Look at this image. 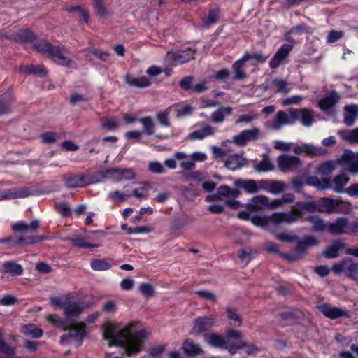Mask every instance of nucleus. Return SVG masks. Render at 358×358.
Masks as SVG:
<instances>
[{
  "label": "nucleus",
  "instance_id": "1",
  "mask_svg": "<svg viewBox=\"0 0 358 358\" xmlns=\"http://www.w3.org/2000/svg\"><path fill=\"white\" fill-rule=\"evenodd\" d=\"M139 324L138 322L131 321L117 330L113 324H106L104 325V338L110 341V345L123 348L128 357L138 354L148 338L147 331L145 329H139Z\"/></svg>",
  "mask_w": 358,
  "mask_h": 358
},
{
  "label": "nucleus",
  "instance_id": "2",
  "mask_svg": "<svg viewBox=\"0 0 358 358\" xmlns=\"http://www.w3.org/2000/svg\"><path fill=\"white\" fill-rule=\"evenodd\" d=\"M315 211H318V202L301 201L293 206L290 212L275 213L272 217V220L275 222L290 224L296 222L306 213H313Z\"/></svg>",
  "mask_w": 358,
  "mask_h": 358
},
{
  "label": "nucleus",
  "instance_id": "3",
  "mask_svg": "<svg viewBox=\"0 0 358 358\" xmlns=\"http://www.w3.org/2000/svg\"><path fill=\"white\" fill-rule=\"evenodd\" d=\"M85 306L83 303L71 301L69 299L64 309V315L66 321L57 319L53 315H48L46 319L53 325L66 330L67 328L73 325L77 317L83 312Z\"/></svg>",
  "mask_w": 358,
  "mask_h": 358
},
{
  "label": "nucleus",
  "instance_id": "4",
  "mask_svg": "<svg viewBox=\"0 0 358 358\" xmlns=\"http://www.w3.org/2000/svg\"><path fill=\"white\" fill-rule=\"evenodd\" d=\"M332 271L336 274L343 273L350 279L358 282V262H354L350 258H346L335 263Z\"/></svg>",
  "mask_w": 358,
  "mask_h": 358
},
{
  "label": "nucleus",
  "instance_id": "5",
  "mask_svg": "<svg viewBox=\"0 0 358 358\" xmlns=\"http://www.w3.org/2000/svg\"><path fill=\"white\" fill-rule=\"evenodd\" d=\"M70 54L69 50L64 46L57 45L52 47L49 57L56 63L69 68H76V64L68 57Z\"/></svg>",
  "mask_w": 358,
  "mask_h": 358
},
{
  "label": "nucleus",
  "instance_id": "6",
  "mask_svg": "<svg viewBox=\"0 0 358 358\" xmlns=\"http://www.w3.org/2000/svg\"><path fill=\"white\" fill-rule=\"evenodd\" d=\"M336 162L343 169L351 173H358V152L354 153L350 150H345Z\"/></svg>",
  "mask_w": 358,
  "mask_h": 358
},
{
  "label": "nucleus",
  "instance_id": "7",
  "mask_svg": "<svg viewBox=\"0 0 358 358\" xmlns=\"http://www.w3.org/2000/svg\"><path fill=\"white\" fill-rule=\"evenodd\" d=\"M294 124L293 109H291L289 113L284 110H279L274 119L269 123V127L274 131H279L286 125H293Z\"/></svg>",
  "mask_w": 358,
  "mask_h": 358
},
{
  "label": "nucleus",
  "instance_id": "8",
  "mask_svg": "<svg viewBox=\"0 0 358 358\" xmlns=\"http://www.w3.org/2000/svg\"><path fill=\"white\" fill-rule=\"evenodd\" d=\"M317 308L326 317L331 320H336L341 317H350V311L345 308H341L324 303L319 305Z\"/></svg>",
  "mask_w": 358,
  "mask_h": 358
},
{
  "label": "nucleus",
  "instance_id": "9",
  "mask_svg": "<svg viewBox=\"0 0 358 358\" xmlns=\"http://www.w3.org/2000/svg\"><path fill=\"white\" fill-rule=\"evenodd\" d=\"M66 329H70L69 333L64 335L61 338L62 343H69L71 340H73L78 343L80 345L84 337L86 336L85 331V323L84 322H79L78 324L73 323V325Z\"/></svg>",
  "mask_w": 358,
  "mask_h": 358
},
{
  "label": "nucleus",
  "instance_id": "10",
  "mask_svg": "<svg viewBox=\"0 0 358 358\" xmlns=\"http://www.w3.org/2000/svg\"><path fill=\"white\" fill-rule=\"evenodd\" d=\"M217 322V315L212 314L208 316L197 317L193 324L192 333L201 334L213 328Z\"/></svg>",
  "mask_w": 358,
  "mask_h": 358
},
{
  "label": "nucleus",
  "instance_id": "11",
  "mask_svg": "<svg viewBox=\"0 0 358 358\" xmlns=\"http://www.w3.org/2000/svg\"><path fill=\"white\" fill-rule=\"evenodd\" d=\"M277 163L280 171L288 172L297 169L301 166V161L296 156L281 155L278 157Z\"/></svg>",
  "mask_w": 358,
  "mask_h": 358
},
{
  "label": "nucleus",
  "instance_id": "12",
  "mask_svg": "<svg viewBox=\"0 0 358 358\" xmlns=\"http://www.w3.org/2000/svg\"><path fill=\"white\" fill-rule=\"evenodd\" d=\"M294 110L295 122L299 121L301 124L310 127L315 122V115L313 110L308 108H303Z\"/></svg>",
  "mask_w": 358,
  "mask_h": 358
},
{
  "label": "nucleus",
  "instance_id": "13",
  "mask_svg": "<svg viewBox=\"0 0 358 358\" xmlns=\"http://www.w3.org/2000/svg\"><path fill=\"white\" fill-rule=\"evenodd\" d=\"M260 137V131L257 127H253L251 129L242 131L240 134L233 137V141L235 144L243 146L248 141H255Z\"/></svg>",
  "mask_w": 358,
  "mask_h": 358
},
{
  "label": "nucleus",
  "instance_id": "14",
  "mask_svg": "<svg viewBox=\"0 0 358 358\" xmlns=\"http://www.w3.org/2000/svg\"><path fill=\"white\" fill-rule=\"evenodd\" d=\"M194 55V51L188 48L185 50L168 52L167 59L176 66L189 62L193 59Z\"/></svg>",
  "mask_w": 358,
  "mask_h": 358
},
{
  "label": "nucleus",
  "instance_id": "15",
  "mask_svg": "<svg viewBox=\"0 0 358 358\" xmlns=\"http://www.w3.org/2000/svg\"><path fill=\"white\" fill-rule=\"evenodd\" d=\"M292 48L293 45L291 44L282 45L271 59L269 63L270 67L271 69L279 67L287 58Z\"/></svg>",
  "mask_w": 358,
  "mask_h": 358
},
{
  "label": "nucleus",
  "instance_id": "16",
  "mask_svg": "<svg viewBox=\"0 0 358 358\" xmlns=\"http://www.w3.org/2000/svg\"><path fill=\"white\" fill-rule=\"evenodd\" d=\"M106 176H110L117 180H130L136 177L133 169L112 168L106 171Z\"/></svg>",
  "mask_w": 358,
  "mask_h": 358
},
{
  "label": "nucleus",
  "instance_id": "17",
  "mask_svg": "<svg viewBox=\"0 0 358 358\" xmlns=\"http://www.w3.org/2000/svg\"><path fill=\"white\" fill-rule=\"evenodd\" d=\"M341 203V201L338 199L323 198L318 201V211L327 213H338Z\"/></svg>",
  "mask_w": 358,
  "mask_h": 358
},
{
  "label": "nucleus",
  "instance_id": "18",
  "mask_svg": "<svg viewBox=\"0 0 358 358\" xmlns=\"http://www.w3.org/2000/svg\"><path fill=\"white\" fill-rule=\"evenodd\" d=\"M94 182L90 178L85 175L73 176L65 179V185L69 188L83 187Z\"/></svg>",
  "mask_w": 358,
  "mask_h": 358
},
{
  "label": "nucleus",
  "instance_id": "19",
  "mask_svg": "<svg viewBox=\"0 0 358 358\" xmlns=\"http://www.w3.org/2000/svg\"><path fill=\"white\" fill-rule=\"evenodd\" d=\"M340 96L336 92L329 93L319 102V106L322 110L329 113L334 112L335 105L339 101Z\"/></svg>",
  "mask_w": 358,
  "mask_h": 358
},
{
  "label": "nucleus",
  "instance_id": "20",
  "mask_svg": "<svg viewBox=\"0 0 358 358\" xmlns=\"http://www.w3.org/2000/svg\"><path fill=\"white\" fill-rule=\"evenodd\" d=\"M216 131V128L209 124H203L199 129L190 133L188 138L192 141L203 140L206 137L213 136Z\"/></svg>",
  "mask_w": 358,
  "mask_h": 358
},
{
  "label": "nucleus",
  "instance_id": "21",
  "mask_svg": "<svg viewBox=\"0 0 358 358\" xmlns=\"http://www.w3.org/2000/svg\"><path fill=\"white\" fill-rule=\"evenodd\" d=\"M348 182L349 178L345 174L337 175L333 178L331 182L329 180V189H333L336 193H344L345 192V186Z\"/></svg>",
  "mask_w": 358,
  "mask_h": 358
},
{
  "label": "nucleus",
  "instance_id": "22",
  "mask_svg": "<svg viewBox=\"0 0 358 358\" xmlns=\"http://www.w3.org/2000/svg\"><path fill=\"white\" fill-rule=\"evenodd\" d=\"M39 227V222L34 220L30 224H26L24 222H17L12 225V229L15 233L25 234L33 232Z\"/></svg>",
  "mask_w": 358,
  "mask_h": 358
},
{
  "label": "nucleus",
  "instance_id": "23",
  "mask_svg": "<svg viewBox=\"0 0 358 358\" xmlns=\"http://www.w3.org/2000/svg\"><path fill=\"white\" fill-rule=\"evenodd\" d=\"M125 83L131 87L145 88L151 85L150 80L146 76L134 77L130 74H127L124 77Z\"/></svg>",
  "mask_w": 358,
  "mask_h": 358
},
{
  "label": "nucleus",
  "instance_id": "24",
  "mask_svg": "<svg viewBox=\"0 0 358 358\" xmlns=\"http://www.w3.org/2000/svg\"><path fill=\"white\" fill-rule=\"evenodd\" d=\"M205 341L211 347L223 349L227 342V339L218 334H210L204 336Z\"/></svg>",
  "mask_w": 358,
  "mask_h": 358
},
{
  "label": "nucleus",
  "instance_id": "25",
  "mask_svg": "<svg viewBox=\"0 0 358 358\" xmlns=\"http://www.w3.org/2000/svg\"><path fill=\"white\" fill-rule=\"evenodd\" d=\"M182 349L189 357H194L203 353L201 348L189 338H187L184 341Z\"/></svg>",
  "mask_w": 358,
  "mask_h": 358
},
{
  "label": "nucleus",
  "instance_id": "26",
  "mask_svg": "<svg viewBox=\"0 0 358 358\" xmlns=\"http://www.w3.org/2000/svg\"><path fill=\"white\" fill-rule=\"evenodd\" d=\"M344 122L348 126H351L354 124L357 117H358V105H349L345 106L344 108Z\"/></svg>",
  "mask_w": 358,
  "mask_h": 358
},
{
  "label": "nucleus",
  "instance_id": "27",
  "mask_svg": "<svg viewBox=\"0 0 358 358\" xmlns=\"http://www.w3.org/2000/svg\"><path fill=\"white\" fill-rule=\"evenodd\" d=\"M245 163V159L241 155L234 154L229 156L225 161V166L230 170L235 171L241 168Z\"/></svg>",
  "mask_w": 358,
  "mask_h": 358
},
{
  "label": "nucleus",
  "instance_id": "28",
  "mask_svg": "<svg viewBox=\"0 0 358 358\" xmlns=\"http://www.w3.org/2000/svg\"><path fill=\"white\" fill-rule=\"evenodd\" d=\"M268 198L264 195H257L252 198L250 203L248 204V208L250 210H259L265 207H268Z\"/></svg>",
  "mask_w": 358,
  "mask_h": 358
},
{
  "label": "nucleus",
  "instance_id": "29",
  "mask_svg": "<svg viewBox=\"0 0 358 358\" xmlns=\"http://www.w3.org/2000/svg\"><path fill=\"white\" fill-rule=\"evenodd\" d=\"M245 59L243 58V57L237 60L232 66V69L234 72L233 78L237 80H242L246 78V73L243 70Z\"/></svg>",
  "mask_w": 358,
  "mask_h": 358
},
{
  "label": "nucleus",
  "instance_id": "30",
  "mask_svg": "<svg viewBox=\"0 0 358 358\" xmlns=\"http://www.w3.org/2000/svg\"><path fill=\"white\" fill-rule=\"evenodd\" d=\"M347 226L346 218H338L334 222L331 223L327 229L333 234H345Z\"/></svg>",
  "mask_w": 358,
  "mask_h": 358
},
{
  "label": "nucleus",
  "instance_id": "31",
  "mask_svg": "<svg viewBox=\"0 0 358 358\" xmlns=\"http://www.w3.org/2000/svg\"><path fill=\"white\" fill-rule=\"evenodd\" d=\"M19 71L21 73L26 75H35L40 76H45L46 75L45 69L41 65L21 66Z\"/></svg>",
  "mask_w": 358,
  "mask_h": 358
},
{
  "label": "nucleus",
  "instance_id": "32",
  "mask_svg": "<svg viewBox=\"0 0 358 358\" xmlns=\"http://www.w3.org/2000/svg\"><path fill=\"white\" fill-rule=\"evenodd\" d=\"M232 108L220 107L211 114V120L215 124L222 122L226 115H230L232 113Z\"/></svg>",
  "mask_w": 358,
  "mask_h": 358
},
{
  "label": "nucleus",
  "instance_id": "33",
  "mask_svg": "<svg viewBox=\"0 0 358 358\" xmlns=\"http://www.w3.org/2000/svg\"><path fill=\"white\" fill-rule=\"evenodd\" d=\"M345 244L339 241H334L331 245L327 247L323 255L329 259L336 258L338 256V252L344 247Z\"/></svg>",
  "mask_w": 358,
  "mask_h": 358
},
{
  "label": "nucleus",
  "instance_id": "34",
  "mask_svg": "<svg viewBox=\"0 0 358 358\" xmlns=\"http://www.w3.org/2000/svg\"><path fill=\"white\" fill-rule=\"evenodd\" d=\"M43 240V238L41 236H30L27 237H20L18 238L16 241H15L13 243H11L12 239L9 238L7 240V242L10 243V245L14 246V245H31L34 244L36 243L40 242Z\"/></svg>",
  "mask_w": 358,
  "mask_h": 358
},
{
  "label": "nucleus",
  "instance_id": "35",
  "mask_svg": "<svg viewBox=\"0 0 358 358\" xmlns=\"http://www.w3.org/2000/svg\"><path fill=\"white\" fill-rule=\"evenodd\" d=\"M275 213H273L271 216L268 217H261V216H254L252 217L251 221L252 224L255 226L266 227L267 225L270 223H273L274 224H280L284 222H275L272 220V217L275 215Z\"/></svg>",
  "mask_w": 358,
  "mask_h": 358
},
{
  "label": "nucleus",
  "instance_id": "36",
  "mask_svg": "<svg viewBox=\"0 0 358 358\" xmlns=\"http://www.w3.org/2000/svg\"><path fill=\"white\" fill-rule=\"evenodd\" d=\"M217 196L220 197L224 196L226 199L230 196L238 197L240 194L238 189L236 188H231L225 185L220 186L217 189Z\"/></svg>",
  "mask_w": 358,
  "mask_h": 358
},
{
  "label": "nucleus",
  "instance_id": "37",
  "mask_svg": "<svg viewBox=\"0 0 358 358\" xmlns=\"http://www.w3.org/2000/svg\"><path fill=\"white\" fill-rule=\"evenodd\" d=\"M138 122L143 126L142 134L150 136L155 133V123L150 117L141 118Z\"/></svg>",
  "mask_w": 358,
  "mask_h": 358
},
{
  "label": "nucleus",
  "instance_id": "38",
  "mask_svg": "<svg viewBox=\"0 0 358 358\" xmlns=\"http://www.w3.org/2000/svg\"><path fill=\"white\" fill-rule=\"evenodd\" d=\"M306 184L310 186L316 187L318 189L325 190L329 189V180H324L320 181L317 176H310L306 180Z\"/></svg>",
  "mask_w": 358,
  "mask_h": 358
},
{
  "label": "nucleus",
  "instance_id": "39",
  "mask_svg": "<svg viewBox=\"0 0 358 358\" xmlns=\"http://www.w3.org/2000/svg\"><path fill=\"white\" fill-rule=\"evenodd\" d=\"M34 34L28 29H22L14 36V40L20 43H27L34 39Z\"/></svg>",
  "mask_w": 358,
  "mask_h": 358
},
{
  "label": "nucleus",
  "instance_id": "40",
  "mask_svg": "<svg viewBox=\"0 0 358 358\" xmlns=\"http://www.w3.org/2000/svg\"><path fill=\"white\" fill-rule=\"evenodd\" d=\"M3 269L5 273H9L11 275H20L23 271L21 265L13 262H6L3 264Z\"/></svg>",
  "mask_w": 358,
  "mask_h": 358
},
{
  "label": "nucleus",
  "instance_id": "41",
  "mask_svg": "<svg viewBox=\"0 0 358 358\" xmlns=\"http://www.w3.org/2000/svg\"><path fill=\"white\" fill-rule=\"evenodd\" d=\"M272 85L276 88V91L282 94H287L291 90L289 84L285 80L275 78L272 80Z\"/></svg>",
  "mask_w": 358,
  "mask_h": 358
},
{
  "label": "nucleus",
  "instance_id": "42",
  "mask_svg": "<svg viewBox=\"0 0 358 358\" xmlns=\"http://www.w3.org/2000/svg\"><path fill=\"white\" fill-rule=\"evenodd\" d=\"M227 318L234 322L232 325L239 327L242 324V317L238 313L237 310L227 308L226 309Z\"/></svg>",
  "mask_w": 358,
  "mask_h": 358
},
{
  "label": "nucleus",
  "instance_id": "43",
  "mask_svg": "<svg viewBox=\"0 0 358 358\" xmlns=\"http://www.w3.org/2000/svg\"><path fill=\"white\" fill-rule=\"evenodd\" d=\"M336 164H338L336 160L327 161L319 165L318 172L322 175H329L335 169Z\"/></svg>",
  "mask_w": 358,
  "mask_h": 358
},
{
  "label": "nucleus",
  "instance_id": "44",
  "mask_svg": "<svg viewBox=\"0 0 358 358\" xmlns=\"http://www.w3.org/2000/svg\"><path fill=\"white\" fill-rule=\"evenodd\" d=\"M239 186L248 193H255L259 190L258 182L252 180H241Z\"/></svg>",
  "mask_w": 358,
  "mask_h": 358
},
{
  "label": "nucleus",
  "instance_id": "45",
  "mask_svg": "<svg viewBox=\"0 0 358 358\" xmlns=\"http://www.w3.org/2000/svg\"><path fill=\"white\" fill-rule=\"evenodd\" d=\"M22 331L24 334L30 336L34 338H38L43 335V331L41 329L35 327L33 324L24 326L22 329Z\"/></svg>",
  "mask_w": 358,
  "mask_h": 358
},
{
  "label": "nucleus",
  "instance_id": "46",
  "mask_svg": "<svg viewBox=\"0 0 358 358\" xmlns=\"http://www.w3.org/2000/svg\"><path fill=\"white\" fill-rule=\"evenodd\" d=\"M8 199L16 198H25L30 195L29 191L26 188L8 189Z\"/></svg>",
  "mask_w": 358,
  "mask_h": 358
},
{
  "label": "nucleus",
  "instance_id": "47",
  "mask_svg": "<svg viewBox=\"0 0 358 358\" xmlns=\"http://www.w3.org/2000/svg\"><path fill=\"white\" fill-rule=\"evenodd\" d=\"M53 45L46 40L38 41L34 44V48L40 52L48 54L49 56Z\"/></svg>",
  "mask_w": 358,
  "mask_h": 358
},
{
  "label": "nucleus",
  "instance_id": "48",
  "mask_svg": "<svg viewBox=\"0 0 358 358\" xmlns=\"http://www.w3.org/2000/svg\"><path fill=\"white\" fill-rule=\"evenodd\" d=\"M308 220L313 224V231H323L327 228L323 220L317 216H310Z\"/></svg>",
  "mask_w": 358,
  "mask_h": 358
},
{
  "label": "nucleus",
  "instance_id": "49",
  "mask_svg": "<svg viewBox=\"0 0 358 358\" xmlns=\"http://www.w3.org/2000/svg\"><path fill=\"white\" fill-rule=\"evenodd\" d=\"M274 166L268 159H263L255 165V169L259 172L272 171Z\"/></svg>",
  "mask_w": 358,
  "mask_h": 358
},
{
  "label": "nucleus",
  "instance_id": "50",
  "mask_svg": "<svg viewBox=\"0 0 358 358\" xmlns=\"http://www.w3.org/2000/svg\"><path fill=\"white\" fill-rule=\"evenodd\" d=\"M70 241L73 246L80 248H95L99 247L98 245L87 243L82 237L71 238Z\"/></svg>",
  "mask_w": 358,
  "mask_h": 358
},
{
  "label": "nucleus",
  "instance_id": "51",
  "mask_svg": "<svg viewBox=\"0 0 358 358\" xmlns=\"http://www.w3.org/2000/svg\"><path fill=\"white\" fill-rule=\"evenodd\" d=\"M220 17V10L217 8L210 9L207 16L204 18V24L210 25L217 22Z\"/></svg>",
  "mask_w": 358,
  "mask_h": 358
},
{
  "label": "nucleus",
  "instance_id": "52",
  "mask_svg": "<svg viewBox=\"0 0 358 358\" xmlns=\"http://www.w3.org/2000/svg\"><path fill=\"white\" fill-rule=\"evenodd\" d=\"M91 268L94 271H106L110 268V264L101 259H92L91 261Z\"/></svg>",
  "mask_w": 358,
  "mask_h": 358
},
{
  "label": "nucleus",
  "instance_id": "53",
  "mask_svg": "<svg viewBox=\"0 0 358 358\" xmlns=\"http://www.w3.org/2000/svg\"><path fill=\"white\" fill-rule=\"evenodd\" d=\"M285 184L278 180H271L268 192L273 194H278L285 190Z\"/></svg>",
  "mask_w": 358,
  "mask_h": 358
},
{
  "label": "nucleus",
  "instance_id": "54",
  "mask_svg": "<svg viewBox=\"0 0 358 358\" xmlns=\"http://www.w3.org/2000/svg\"><path fill=\"white\" fill-rule=\"evenodd\" d=\"M305 153L309 155L319 156L324 155L325 150L321 147L305 144Z\"/></svg>",
  "mask_w": 358,
  "mask_h": 358
},
{
  "label": "nucleus",
  "instance_id": "55",
  "mask_svg": "<svg viewBox=\"0 0 358 358\" xmlns=\"http://www.w3.org/2000/svg\"><path fill=\"white\" fill-rule=\"evenodd\" d=\"M171 108H168L166 110L159 112L157 115V119L159 121V122L165 127H169L170 122L169 120V115L170 114V110Z\"/></svg>",
  "mask_w": 358,
  "mask_h": 358
},
{
  "label": "nucleus",
  "instance_id": "56",
  "mask_svg": "<svg viewBox=\"0 0 358 358\" xmlns=\"http://www.w3.org/2000/svg\"><path fill=\"white\" fill-rule=\"evenodd\" d=\"M148 171L155 174H162L165 173L166 169L159 162H150L148 165Z\"/></svg>",
  "mask_w": 358,
  "mask_h": 358
},
{
  "label": "nucleus",
  "instance_id": "57",
  "mask_svg": "<svg viewBox=\"0 0 358 358\" xmlns=\"http://www.w3.org/2000/svg\"><path fill=\"white\" fill-rule=\"evenodd\" d=\"M148 184H145L138 188H136L133 190L132 194L137 199H145L148 196Z\"/></svg>",
  "mask_w": 358,
  "mask_h": 358
},
{
  "label": "nucleus",
  "instance_id": "58",
  "mask_svg": "<svg viewBox=\"0 0 358 358\" xmlns=\"http://www.w3.org/2000/svg\"><path fill=\"white\" fill-rule=\"evenodd\" d=\"M103 127L108 130H115L118 128V123L116 119L113 117L103 118L101 120Z\"/></svg>",
  "mask_w": 358,
  "mask_h": 358
},
{
  "label": "nucleus",
  "instance_id": "59",
  "mask_svg": "<svg viewBox=\"0 0 358 358\" xmlns=\"http://www.w3.org/2000/svg\"><path fill=\"white\" fill-rule=\"evenodd\" d=\"M238 348L241 349L245 348V352L248 355H255L259 351V349L255 345L252 344H248V343L243 341H241L238 343Z\"/></svg>",
  "mask_w": 358,
  "mask_h": 358
},
{
  "label": "nucleus",
  "instance_id": "60",
  "mask_svg": "<svg viewBox=\"0 0 358 358\" xmlns=\"http://www.w3.org/2000/svg\"><path fill=\"white\" fill-rule=\"evenodd\" d=\"M243 58H246L245 62L248 61L249 59H254L258 63H264L266 62L267 57L264 56L261 53L249 54L248 52H245L243 55Z\"/></svg>",
  "mask_w": 358,
  "mask_h": 358
},
{
  "label": "nucleus",
  "instance_id": "61",
  "mask_svg": "<svg viewBox=\"0 0 358 358\" xmlns=\"http://www.w3.org/2000/svg\"><path fill=\"white\" fill-rule=\"evenodd\" d=\"M127 196H129V195H126L117 190L110 192L108 194V199H111L114 201H118V202H123V201H126Z\"/></svg>",
  "mask_w": 358,
  "mask_h": 358
},
{
  "label": "nucleus",
  "instance_id": "62",
  "mask_svg": "<svg viewBox=\"0 0 358 358\" xmlns=\"http://www.w3.org/2000/svg\"><path fill=\"white\" fill-rule=\"evenodd\" d=\"M257 115L254 113H249L246 115H241L238 116V119L236 120V124H241V123H250L253 120L257 118Z\"/></svg>",
  "mask_w": 358,
  "mask_h": 358
},
{
  "label": "nucleus",
  "instance_id": "63",
  "mask_svg": "<svg viewBox=\"0 0 358 358\" xmlns=\"http://www.w3.org/2000/svg\"><path fill=\"white\" fill-rule=\"evenodd\" d=\"M139 290L141 293L146 296L151 297L153 296L154 289L150 284L148 283H143L140 285Z\"/></svg>",
  "mask_w": 358,
  "mask_h": 358
},
{
  "label": "nucleus",
  "instance_id": "64",
  "mask_svg": "<svg viewBox=\"0 0 358 358\" xmlns=\"http://www.w3.org/2000/svg\"><path fill=\"white\" fill-rule=\"evenodd\" d=\"M345 234L357 235L358 234V221L349 222L347 220Z\"/></svg>",
  "mask_w": 358,
  "mask_h": 358
}]
</instances>
